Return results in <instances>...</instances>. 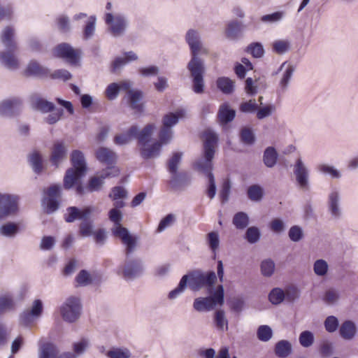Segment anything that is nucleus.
I'll use <instances>...</instances> for the list:
<instances>
[{
    "label": "nucleus",
    "instance_id": "nucleus-58",
    "mask_svg": "<svg viewBox=\"0 0 358 358\" xmlns=\"http://www.w3.org/2000/svg\"><path fill=\"white\" fill-rule=\"evenodd\" d=\"M109 358H130L131 352L127 348H113L107 352Z\"/></svg>",
    "mask_w": 358,
    "mask_h": 358
},
{
    "label": "nucleus",
    "instance_id": "nucleus-5",
    "mask_svg": "<svg viewBox=\"0 0 358 358\" xmlns=\"http://www.w3.org/2000/svg\"><path fill=\"white\" fill-rule=\"evenodd\" d=\"M187 275H189V286L193 291H198L203 287L211 289L217 280V276L214 271L203 272L195 271Z\"/></svg>",
    "mask_w": 358,
    "mask_h": 358
},
{
    "label": "nucleus",
    "instance_id": "nucleus-64",
    "mask_svg": "<svg viewBox=\"0 0 358 358\" xmlns=\"http://www.w3.org/2000/svg\"><path fill=\"white\" fill-rule=\"evenodd\" d=\"M324 327L329 333L335 332L338 327V320L335 316H328L324 320Z\"/></svg>",
    "mask_w": 358,
    "mask_h": 358
},
{
    "label": "nucleus",
    "instance_id": "nucleus-18",
    "mask_svg": "<svg viewBox=\"0 0 358 358\" xmlns=\"http://www.w3.org/2000/svg\"><path fill=\"white\" fill-rule=\"evenodd\" d=\"M22 100L17 97L6 99L0 103V115L12 116L20 108Z\"/></svg>",
    "mask_w": 358,
    "mask_h": 358
},
{
    "label": "nucleus",
    "instance_id": "nucleus-14",
    "mask_svg": "<svg viewBox=\"0 0 358 358\" xmlns=\"http://www.w3.org/2000/svg\"><path fill=\"white\" fill-rule=\"evenodd\" d=\"M55 53L57 57L66 59L70 64H76L81 51L73 49L69 43H63L55 48Z\"/></svg>",
    "mask_w": 358,
    "mask_h": 358
},
{
    "label": "nucleus",
    "instance_id": "nucleus-3",
    "mask_svg": "<svg viewBox=\"0 0 358 358\" xmlns=\"http://www.w3.org/2000/svg\"><path fill=\"white\" fill-rule=\"evenodd\" d=\"M73 168L69 169L64 178V187L71 189L83 177L87 171V165L83 153L80 150H73L71 155Z\"/></svg>",
    "mask_w": 358,
    "mask_h": 358
},
{
    "label": "nucleus",
    "instance_id": "nucleus-57",
    "mask_svg": "<svg viewBox=\"0 0 358 358\" xmlns=\"http://www.w3.org/2000/svg\"><path fill=\"white\" fill-rule=\"evenodd\" d=\"M248 196L250 200L258 201L261 200L263 196V189L259 185H251L248 189Z\"/></svg>",
    "mask_w": 358,
    "mask_h": 358
},
{
    "label": "nucleus",
    "instance_id": "nucleus-24",
    "mask_svg": "<svg viewBox=\"0 0 358 358\" xmlns=\"http://www.w3.org/2000/svg\"><path fill=\"white\" fill-rule=\"evenodd\" d=\"M31 102L33 108L42 113L50 112L53 110L55 108L52 102L48 101L36 94L31 96Z\"/></svg>",
    "mask_w": 358,
    "mask_h": 358
},
{
    "label": "nucleus",
    "instance_id": "nucleus-10",
    "mask_svg": "<svg viewBox=\"0 0 358 358\" xmlns=\"http://www.w3.org/2000/svg\"><path fill=\"white\" fill-rule=\"evenodd\" d=\"M120 174L117 167H108L103 170L99 176L92 177L89 180L87 189L90 192H96L101 189L107 178H114Z\"/></svg>",
    "mask_w": 358,
    "mask_h": 358
},
{
    "label": "nucleus",
    "instance_id": "nucleus-31",
    "mask_svg": "<svg viewBox=\"0 0 358 358\" xmlns=\"http://www.w3.org/2000/svg\"><path fill=\"white\" fill-rule=\"evenodd\" d=\"M292 351V347L289 341L281 340L276 343L274 348L275 354L280 358L287 357Z\"/></svg>",
    "mask_w": 358,
    "mask_h": 358
},
{
    "label": "nucleus",
    "instance_id": "nucleus-21",
    "mask_svg": "<svg viewBox=\"0 0 358 358\" xmlns=\"http://www.w3.org/2000/svg\"><path fill=\"white\" fill-rule=\"evenodd\" d=\"M279 71H284L279 83L281 90L284 92L289 86V81L295 71V67L291 64L285 62L280 65Z\"/></svg>",
    "mask_w": 358,
    "mask_h": 358
},
{
    "label": "nucleus",
    "instance_id": "nucleus-50",
    "mask_svg": "<svg viewBox=\"0 0 358 358\" xmlns=\"http://www.w3.org/2000/svg\"><path fill=\"white\" fill-rule=\"evenodd\" d=\"M257 336L259 341L267 342L272 338L273 331L268 325H261L257 329Z\"/></svg>",
    "mask_w": 358,
    "mask_h": 358
},
{
    "label": "nucleus",
    "instance_id": "nucleus-33",
    "mask_svg": "<svg viewBox=\"0 0 358 358\" xmlns=\"http://www.w3.org/2000/svg\"><path fill=\"white\" fill-rule=\"evenodd\" d=\"M185 110H178L175 113H169L165 115L162 120L163 126L165 127L172 129L173 126L177 124V123L179 121V119L185 116Z\"/></svg>",
    "mask_w": 358,
    "mask_h": 358
},
{
    "label": "nucleus",
    "instance_id": "nucleus-48",
    "mask_svg": "<svg viewBox=\"0 0 358 358\" xmlns=\"http://www.w3.org/2000/svg\"><path fill=\"white\" fill-rule=\"evenodd\" d=\"M275 267V263L272 259H264L260 264L261 273L265 277H271L274 273Z\"/></svg>",
    "mask_w": 358,
    "mask_h": 358
},
{
    "label": "nucleus",
    "instance_id": "nucleus-38",
    "mask_svg": "<svg viewBox=\"0 0 358 358\" xmlns=\"http://www.w3.org/2000/svg\"><path fill=\"white\" fill-rule=\"evenodd\" d=\"M193 306L194 308L199 312L209 311L215 307L211 301V298L208 296L196 299L194 301Z\"/></svg>",
    "mask_w": 358,
    "mask_h": 358
},
{
    "label": "nucleus",
    "instance_id": "nucleus-63",
    "mask_svg": "<svg viewBox=\"0 0 358 358\" xmlns=\"http://www.w3.org/2000/svg\"><path fill=\"white\" fill-rule=\"evenodd\" d=\"M120 90V86L119 84L113 83L108 85L106 89L105 94L109 100H114L117 97Z\"/></svg>",
    "mask_w": 358,
    "mask_h": 358
},
{
    "label": "nucleus",
    "instance_id": "nucleus-7",
    "mask_svg": "<svg viewBox=\"0 0 358 358\" xmlns=\"http://www.w3.org/2000/svg\"><path fill=\"white\" fill-rule=\"evenodd\" d=\"M19 200L20 197L17 194L0 192V221L18 212Z\"/></svg>",
    "mask_w": 358,
    "mask_h": 358
},
{
    "label": "nucleus",
    "instance_id": "nucleus-20",
    "mask_svg": "<svg viewBox=\"0 0 358 358\" xmlns=\"http://www.w3.org/2000/svg\"><path fill=\"white\" fill-rule=\"evenodd\" d=\"M16 50H8L0 52V64L10 71H15L19 67V61L14 55Z\"/></svg>",
    "mask_w": 358,
    "mask_h": 358
},
{
    "label": "nucleus",
    "instance_id": "nucleus-59",
    "mask_svg": "<svg viewBox=\"0 0 358 358\" xmlns=\"http://www.w3.org/2000/svg\"><path fill=\"white\" fill-rule=\"evenodd\" d=\"M224 291L222 285H220L217 287L216 290L209 298H211V301L213 305H222L224 303Z\"/></svg>",
    "mask_w": 358,
    "mask_h": 358
},
{
    "label": "nucleus",
    "instance_id": "nucleus-17",
    "mask_svg": "<svg viewBox=\"0 0 358 358\" xmlns=\"http://www.w3.org/2000/svg\"><path fill=\"white\" fill-rule=\"evenodd\" d=\"M340 193L339 191L333 189L328 195V209L331 216L334 218H339L341 215V209L340 207Z\"/></svg>",
    "mask_w": 358,
    "mask_h": 358
},
{
    "label": "nucleus",
    "instance_id": "nucleus-52",
    "mask_svg": "<svg viewBox=\"0 0 358 358\" xmlns=\"http://www.w3.org/2000/svg\"><path fill=\"white\" fill-rule=\"evenodd\" d=\"M329 265L324 259H317L313 264V271L316 275L323 277L327 275Z\"/></svg>",
    "mask_w": 358,
    "mask_h": 358
},
{
    "label": "nucleus",
    "instance_id": "nucleus-32",
    "mask_svg": "<svg viewBox=\"0 0 358 358\" xmlns=\"http://www.w3.org/2000/svg\"><path fill=\"white\" fill-rule=\"evenodd\" d=\"M20 231L19 224L7 222L0 227V234L6 238H14Z\"/></svg>",
    "mask_w": 358,
    "mask_h": 358
},
{
    "label": "nucleus",
    "instance_id": "nucleus-27",
    "mask_svg": "<svg viewBox=\"0 0 358 358\" xmlns=\"http://www.w3.org/2000/svg\"><path fill=\"white\" fill-rule=\"evenodd\" d=\"M236 115V111L230 108L228 103H224L220 106L217 117L222 124L231 122Z\"/></svg>",
    "mask_w": 358,
    "mask_h": 358
},
{
    "label": "nucleus",
    "instance_id": "nucleus-6",
    "mask_svg": "<svg viewBox=\"0 0 358 358\" xmlns=\"http://www.w3.org/2000/svg\"><path fill=\"white\" fill-rule=\"evenodd\" d=\"M104 20L108 25V31L114 37L123 36L129 25V20L123 13H107Z\"/></svg>",
    "mask_w": 358,
    "mask_h": 358
},
{
    "label": "nucleus",
    "instance_id": "nucleus-29",
    "mask_svg": "<svg viewBox=\"0 0 358 358\" xmlns=\"http://www.w3.org/2000/svg\"><path fill=\"white\" fill-rule=\"evenodd\" d=\"M357 332L355 324L351 320H346L342 323L339 329L340 336L345 340H352Z\"/></svg>",
    "mask_w": 358,
    "mask_h": 358
},
{
    "label": "nucleus",
    "instance_id": "nucleus-44",
    "mask_svg": "<svg viewBox=\"0 0 358 358\" xmlns=\"http://www.w3.org/2000/svg\"><path fill=\"white\" fill-rule=\"evenodd\" d=\"M214 322L219 330L227 331L228 329V320L224 310H218L215 313Z\"/></svg>",
    "mask_w": 358,
    "mask_h": 358
},
{
    "label": "nucleus",
    "instance_id": "nucleus-62",
    "mask_svg": "<svg viewBox=\"0 0 358 358\" xmlns=\"http://www.w3.org/2000/svg\"><path fill=\"white\" fill-rule=\"evenodd\" d=\"M245 238L251 244L257 243L260 238L259 229L256 227H249L245 233Z\"/></svg>",
    "mask_w": 358,
    "mask_h": 358
},
{
    "label": "nucleus",
    "instance_id": "nucleus-4",
    "mask_svg": "<svg viewBox=\"0 0 358 358\" xmlns=\"http://www.w3.org/2000/svg\"><path fill=\"white\" fill-rule=\"evenodd\" d=\"M108 217L110 220L116 226L113 230L114 235L120 238L122 243L126 245V255L128 257L135 250L137 238L131 236L127 228L121 226L122 214L120 210L112 208L108 213Z\"/></svg>",
    "mask_w": 358,
    "mask_h": 358
},
{
    "label": "nucleus",
    "instance_id": "nucleus-39",
    "mask_svg": "<svg viewBox=\"0 0 358 358\" xmlns=\"http://www.w3.org/2000/svg\"><path fill=\"white\" fill-rule=\"evenodd\" d=\"M278 153L273 147H268L264 152L263 162L268 167H273L277 162Z\"/></svg>",
    "mask_w": 358,
    "mask_h": 358
},
{
    "label": "nucleus",
    "instance_id": "nucleus-41",
    "mask_svg": "<svg viewBox=\"0 0 358 358\" xmlns=\"http://www.w3.org/2000/svg\"><path fill=\"white\" fill-rule=\"evenodd\" d=\"M233 224L238 229H244L249 224V217L244 212H238L234 215Z\"/></svg>",
    "mask_w": 358,
    "mask_h": 358
},
{
    "label": "nucleus",
    "instance_id": "nucleus-30",
    "mask_svg": "<svg viewBox=\"0 0 358 358\" xmlns=\"http://www.w3.org/2000/svg\"><path fill=\"white\" fill-rule=\"evenodd\" d=\"M217 87L224 94H231L235 90V81L228 77H220L216 80Z\"/></svg>",
    "mask_w": 358,
    "mask_h": 358
},
{
    "label": "nucleus",
    "instance_id": "nucleus-26",
    "mask_svg": "<svg viewBox=\"0 0 358 358\" xmlns=\"http://www.w3.org/2000/svg\"><path fill=\"white\" fill-rule=\"evenodd\" d=\"M59 352L55 344L47 342L40 345L38 358H57Z\"/></svg>",
    "mask_w": 358,
    "mask_h": 358
},
{
    "label": "nucleus",
    "instance_id": "nucleus-11",
    "mask_svg": "<svg viewBox=\"0 0 358 358\" xmlns=\"http://www.w3.org/2000/svg\"><path fill=\"white\" fill-rule=\"evenodd\" d=\"M43 310V306L41 300H34L31 308L25 310L20 314V323L24 326L31 324L35 320L41 317Z\"/></svg>",
    "mask_w": 358,
    "mask_h": 358
},
{
    "label": "nucleus",
    "instance_id": "nucleus-1",
    "mask_svg": "<svg viewBox=\"0 0 358 358\" xmlns=\"http://www.w3.org/2000/svg\"><path fill=\"white\" fill-rule=\"evenodd\" d=\"M185 41L189 46L191 59L187 64L190 76L192 79V89L196 94L204 91L205 65L203 59L199 58V54H208V50L204 47L201 41L199 33L194 29H189L186 34Z\"/></svg>",
    "mask_w": 358,
    "mask_h": 358
},
{
    "label": "nucleus",
    "instance_id": "nucleus-15",
    "mask_svg": "<svg viewBox=\"0 0 358 358\" xmlns=\"http://www.w3.org/2000/svg\"><path fill=\"white\" fill-rule=\"evenodd\" d=\"M94 211L92 206H86L83 208H78L76 206H71L66 208V213L64 214V220L66 222L71 223L77 220H83L90 218Z\"/></svg>",
    "mask_w": 358,
    "mask_h": 358
},
{
    "label": "nucleus",
    "instance_id": "nucleus-55",
    "mask_svg": "<svg viewBox=\"0 0 358 358\" xmlns=\"http://www.w3.org/2000/svg\"><path fill=\"white\" fill-rule=\"evenodd\" d=\"M182 157V152L173 153V156L168 162V171L170 173H176V172H178V165L181 162Z\"/></svg>",
    "mask_w": 358,
    "mask_h": 358
},
{
    "label": "nucleus",
    "instance_id": "nucleus-43",
    "mask_svg": "<svg viewBox=\"0 0 358 358\" xmlns=\"http://www.w3.org/2000/svg\"><path fill=\"white\" fill-rule=\"evenodd\" d=\"M340 299L339 290L336 288H329L327 289L322 297L323 301L327 305L331 306L336 304Z\"/></svg>",
    "mask_w": 358,
    "mask_h": 358
},
{
    "label": "nucleus",
    "instance_id": "nucleus-12",
    "mask_svg": "<svg viewBox=\"0 0 358 358\" xmlns=\"http://www.w3.org/2000/svg\"><path fill=\"white\" fill-rule=\"evenodd\" d=\"M143 270V262L141 259L128 260L125 262L122 269L123 277L126 280H133L141 276Z\"/></svg>",
    "mask_w": 358,
    "mask_h": 358
},
{
    "label": "nucleus",
    "instance_id": "nucleus-25",
    "mask_svg": "<svg viewBox=\"0 0 358 358\" xmlns=\"http://www.w3.org/2000/svg\"><path fill=\"white\" fill-rule=\"evenodd\" d=\"M171 178L169 180V185L174 189H180L187 186L190 182V178L187 173L185 172L171 173Z\"/></svg>",
    "mask_w": 358,
    "mask_h": 358
},
{
    "label": "nucleus",
    "instance_id": "nucleus-8",
    "mask_svg": "<svg viewBox=\"0 0 358 358\" xmlns=\"http://www.w3.org/2000/svg\"><path fill=\"white\" fill-rule=\"evenodd\" d=\"M81 308L80 299L76 296H70L66 299L60 307V313L64 320L68 322H73L79 318Z\"/></svg>",
    "mask_w": 358,
    "mask_h": 358
},
{
    "label": "nucleus",
    "instance_id": "nucleus-49",
    "mask_svg": "<svg viewBox=\"0 0 358 358\" xmlns=\"http://www.w3.org/2000/svg\"><path fill=\"white\" fill-rule=\"evenodd\" d=\"M207 243L209 245L210 250L216 255V252L220 246V237L216 231H211L207 234Z\"/></svg>",
    "mask_w": 358,
    "mask_h": 358
},
{
    "label": "nucleus",
    "instance_id": "nucleus-22",
    "mask_svg": "<svg viewBox=\"0 0 358 358\" xmlns=\"http://www.w3.org/2000/svg\"><path fill=\"white\" fill-rule=\"evenodd\" d=\"M15 29L10 26L5 27L1 34V42L4 45L6 49L16 50L17 44L14 40Z\"/></svg>",
    "mask_w": 358,
    "mask_h": 358
},
{
    "label": "nucleus",
    "instance_id": "nucleus-51",
    "mask_svg": "<svg viewBox=\"0 0 358 358\" xmlns=\"http://www.w3.org/2000/svg\"><path fill=\"white\" fill-rule=\"evenodd\" d=\"M285 299L284 291L278 287L273 288L268 294V299L273 305H278L283 301Z\"/></svg>",
    "mask_w": 358,
    "mask_h": 358
},
{
    "label": "nucleus",
    "instance_id": "nucleus-36",
    "mask_svg": "<svg viewBox=\"0 0 358 358\" xmlns=\"http://www.w3.org/2000/svg\"><path fill=\"white\" fill-rule=\"evenodd\" d=\"M127 95L131 108L141 111L142 110L141 101L143 98V92L140 90H129Z\"/></svg>",
    "mask_w": 358,
    "mask_h": 358
},
{
    "label": "nucleus",
    "instance_id": "nucleus-60",
    "mask_svg": "<svg viewBox=\"0 0 358 358\" xmlns=\"http://www.w3.org/2000/svg\"><path fill=\"white\" fill-rule=\"evenodd\" d=\"M241 141L246 145H252L255 141V136L251 129L243 128L240 134Z\"/></svg>",
    "mask_w": 358,
    "mask_h": 358
},
{
    "label": "nucleus",
    "instance_id": "nucleus-61",
    "mask_svg": "<svg viewBox=\"0 0 358 358\" xmlns=\"http://www.w3.org/2000/svg\"><path fill=\"white\" fill-rule=\"evenodd\" d=\"M247 52L255 58H260L264 55V50L260 43H252L247 48Z\"/></svg>",
    "mask_w": 358,
    "mask_h": 358
},
{
    "label": "nucleus",
    "instance_id": "nucleus-23",
    "mask_svg": "<svg viewBox=\"0 0 358 358\" xmlns=\"http://www.w3.org/2000/svg\"><path fill=\"white\" fill-rule=\"evenodd\" d=\"M161 143L157 141L150 145H142L140 148L141 156L144 159H149L158 157L162 150Z\"/></svg>",
    "mask_w": 358,
    "mask_h": 358
},
{
    "label": "nucleus",
    "instance_id": "nucleus-9",
    "mask_svg": "<svg viewBox=\"0 0 358 358\" xmlns=\"http://www.w3.org/2000/svg\"><path fill=\"white\" fill-rule=\"evenodd\" d=\"M46 196L43 199V205L45 206V212L48 214L55 212L59 206L58 199L61 194V187L59 185H54L48 188Z\"/></svg>",
    "mask_w": 358,
    "mask_h": 358
},
{
    "label": "nucleus",
    "instance_id": "nucleus-56",
    "mask_svg": "<svg viewBox=\"0 0 358 358\" xmlns=\"http://www.w3.org/2000/svg\"><path fill=\"white\" fill-rule=\"evenodd\" d=\"M80 234L82 236L88 237L94 233L93 222L88 219L83 220L80 224Z\"/></svg>",
    "mask_w": 358,
    "mask_h": 358
},
{
    "label": "nucleus",
    "instance_id": "nucleus-46",
    "mask_svg": "<svg viewBox=\"0 0 358 358\" xmlns=\"http://www.w3.org/2000/svg\"><path fill=\"white\" fill-rule=\"evenodd\" d=\"M96 18L94 15H92L89 17L83 30V38L88 40L91 38L95 31Z\"/></svg>",
    "mask_w": 358,
    "mask_h": 358
},
{
    "label": "nucleus",
    "instance_id": "nucleus-37",
    "mask_svg": "<svg viewBox=\"0 0 358 358\" xmlns=\"http://www.w3.org/2000/svg\"><path fill=\"white\" fill-rule=\"evenodd\" d=\"M48 73V70L46 68L35 61L30 62L25 71L27 76H43L47 75Z\"/></svg>",
    "mask_w": 358,
    "mask_h": 358
},
{
    "label": "nucleus",
    "instance_id": "nucleus-42",
    "mask_svg": "<svg viewBox=\"0 0 358 358\" xmlns=\"http://www.w3.org/2000/svg\"><path fill=\"white\" fill-rule=\"evenodd\" d=\"M30 164L36 173H40L43 169V159L41 154L34 151L29 156Z\"/></svg>",
    "mask_w": 358,
    "mask_h": 358
},
{
    "label": "nucleus",
    "instance_id": "nucleus-47",
    "mask_svg": "<svg viewBox=\"0 0 358 358\" xmlns=\"http://www.w3.org/2000/svg\"><path fill=\"white\" fill-rule=\"evenodd\" d=\"M273 50L279 55L285 54L291 47L289 40H277L273 43Z\"/></svg>",
    "mask_w": 358,
    "mask_h": 358
},
{
    "label": "nucleus",
    "instance_id": "nucleus-16",
    "mask_svg": "<svg viewBox=\"0 0 358 358\" xmlns=\"http://www.w3.org/2000/svg\"><path fill=\"white\" fill-rule=\"evenodd\" d=\"M67 154V147L63 142H56L52 148L50 162L58 167L59 165L66 159Z\"/></svg>",
    "mask_w": 358,
    "mask_h": 358
},
{
    "label": "nucleus",
    "instance_id": "nucleus-13",
    "mask_svg": "<svg viewBox=\"0 0 358 358\" xmlns=\"http://www.w3.org/2000/svg\"><path fill=\"white\" fill-rule=\"evenodd\" d=\"M294 174L299 187L303 190L309 189V170L301 158L296 160Z\"/></svg>",
    "mask_w": 358,
    "mask_h": 358
},
{
    "label": "nucleus",
    "instance_id": "nucleus-40",
    "mask_svg": "<svg viewBox=\"0 0 358 358\" xmlns=\"http://www.w3.org/2000/svg\"><path fill=\"white\" fill-rule=\"evenodd\" d=\"M243 29L241 22L236 20L230 22L226 29V35L229 38H236Z\"/></svg>",
    "mask_w": 358,
    "mask_h": 358
},
{
    "label": "nucleus",
    "instance_id": "nucleus-19",
    "mask_svg": "<svg viewBox=\"0 0 358 358\" xmlns=\"http://www.w3.org/2000/svg\"><path fill=\"white\" fill-rule=\"evenodd\" d=\"M96 157L99 162L108 167H116L117 155L107 148H100L96 151Z\"/></svg>",
    "mask_w": 358,
    "mask_h": 358
},
{
    "label": "nucleus",
    "instance_id": "nucleus-53",
    "mask_svg": "<svg viewBox=\"0 0 358 358\" xmlns=\"http://www.w3.org/2000/svg\"><path fill=\"white\" fill-rule=\"evenodd\" d=\"M314 334L310 331H302L299 337L300 345L303 348H309L314 343Z\"/></svg>",
    "mask_w": 358,
    "mask_h": 358
},
{
    "label": "nucleus",
    "instance_id": "nucleus-28",
    "mask_svg": "<svg viewBox=\"0 0 358 358\" xmlns=\"http://www.w3.org/2000/svg\"><path fill=\"white\" fill-rule=\"evenodd\" d=\"M138 134V127L131 126L126 132L120 135H116L114 142L116 145H124L128 144L133 138H135Z\"/></svg>",
    "mask_w": 358,
    "mask_h": 358
},
{
    "label": "nucleus",
    "instance_id": "nucleus-35",
    "mask_svg": "<svg viewBox=\"0 0 358 358\" xmlns=\"http://www.w3.org/2000/svg\"><path fill=\"white\" fill-rule=\"evenodd\" d=\"M155 126L154 124H147L141 131L138 129V134L135 138L140 145H145L150 141Z\"/></svg>",
    "mask_w": 358,
    "mask_h": 358
},
{
    "label": "nucleus",
    "instance_id": "nucleus-45",
    "mask_svg": "<svg viewBox=\"0 0 358 358\" xmlns=\"http://www.w3.org/2000/svg\"><path fill=\"white\" fill-rule=\"evenodd\" d=\"M189 275H185L180 279L176 288L171 291L169 294V299H175L180 295L186 289L188 282Z\"/></svg>",
    "mask_w": 358,
    "mask_h": 358
},
{
    "label": "nucleus",
    "instance_id": "nucleus-54",
    "mask_svg": "<svg viewBox=\"0 0 358 358\" xmlns=\"http://www.w3.org/2000/svg\"><path fill=\"white\" fill-rule=\"evenodd\" d=\"M14 305L13 297L10 294L0 296V314L13 309Z\"/></svg>",
    "mask_w": 358,
    "mask_h": 358
},
{
    "label": "nucleus",
    "instance_id": "nucleus-34",
    "mask_svg": "<svg viewBox=\"0 0 358 358\" xmlns=\"http://www.w3.org/2000/svg\"><path fill=\"white\" fill-rule=\"evenodd\" d=\"M316 170L324 176H329L332 179H339L342 175L339 170L334 166L321 163L317 165Z\"/></svg>",
    "mask_w": 358,
    "mask_h": 358
},
{
    "label": "nucleus",
    "instance_id": "nucleus-2",
    "mask_svg": "<svg viewBox=\"0 0 358 358\" xmlns=\"http://www.w3.org/2000/svg\"><path fill=\"white\" fill-rule=\"evenodd\" d=\"M203 136L205 139L203 155L195 161L194 163V169L208 177V187L207 189V195L210 199H213L216 194V185L214 176L212 173V161L215 155V148L218 137L215 133L210 130L205 131L203 134Z\"/></svg>",
    "mask_w": 358,
    "mask_h": 358
}]
</instances>
